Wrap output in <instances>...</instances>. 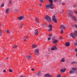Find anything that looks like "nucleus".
Instances as JSON below:
<instances>
[{
    "label": "nucleus",
    "instance_id": "1",
    "mask_svg": "<svg viewBox=\"0 0 77 77\" xmlns=\"http://www.w3.org/2000/svg\"><path fill=\"white\" fill-rule=\"evenodd\" d=\"M53 6V4H48L45 5V8L46 9H49L50 8L53 9H54V7H52Z\"/></svg>",
    "mask_w": 77,
    "mask_h": 77
},
{
    "label": "nucleus",
    "instance_id": "2",
    "mask_svg": "<svg viewBox=\"0 0 77 77\" xmlns=\"http://www.w3.org/2000/svg\"><path fill=\"white\" fill-rule=\"evenodd\" d=\"M74 34H73L71 33L70 34V36H72L73 38H75V36H77V31H75L74 32Z\"/></svg>",
    "mask_w": 77,
    "mask_h": 77
},
{
    "label": "nucleus",
    "instance_id": "3",
    "mask_svg": "<svg viewBox=\"0 0 77 77\" xmlns=\"http://www.w3.org/2000/svg\"><path fill=\"white\" fill-rule=\"evenodd\" d=\"M45 19L48 22H51V17H50L49 16H46L45 17Z\"/></svg>",
    "mask_w": 77,
    "mask_h": 77
},
{
    "label": "nucleus",
    "instance_id": "4",
    "mask_svg": "<svg viewBox=\"0 0 77 77\" xmlns=\"http://www.w3.org/2000/svg\"><path fill=\"white\" fill-rule=\"evenodd\" d=\"M52 20L54 23L57 22V20L56 19V17H55V16L54 15L52 17Z\"/></svg>",
    "mask_w": 77,
    "mask_h": 77
},
{
    "label": "nucleus",
    "instance_id": "5",
    "mask_svg": "<svg viewBox=\"0 0 77 77\" xmlns=\"http://www.w3.org/2000/svg\"><path fill=\"white\" fill-rule=\"evenodd\" d=\"M51 50L52 51L53 50H57V45L54 46L53 47L51 48Z\"/></svg>",
    "mask_w": 77,
    "mask_h": 77
},
{
    "label": "nucleus",
    "instance_id": "6",
    "mask_svg": "<svg viewBox=\"0 0 77 77\" xmlns=\"http://www.w3.org/2000/svg\"><path fill=\"white\" fill-rule=\"evenodd\" d=\"M52 42L53 44H57L58 42V40L55 39H52Z\"/></svg>",
    "mask_w": 77,
    "mask_h": 77
},
{
    "label": "nucleus",
    "instance_id": "7",
    "mask_svg": "<svg viewBox=\"0 0 77 77\" xmlns=\"http://www.w3.org/2000/svg\"><path fill=\"white\" fill-rule=\"evenodd\" d=\"M48 27L49 29H48V31H49V32L50 31H51L52 30V27H53V26H52V25L50 24L49 25Z\"/></svg>",
    "mask_w": 77,
    "mask_h": 77
},
{
    "label": "nucleus",
    "instance_id": "8",
    "mask_svg": "<svg viewBox=\"0 0 77 77\" xmlns=\"http://www.w3.org/2000/svg\"><path fill=\"white\" fill-rule=\"evenodd\" d=\"M71 19L72 20H73L75 21V22H77V18H76V17H71Z\"/></svg>",
    "mask_w": 77,
    "mask_h": 77
},
{
    "label": "nucleus",
    "instance_id": "9",
    "mask_svg": "<svg viewBox=\"0 0 77 77\" xmlns=\"http://www.w3.org/2000/svg\"><path fill=\"white\" fill-rule=\"evenodd\" d=\"M39 50L38 49H35L34 51L35 53L36 54H38V53H39Z\"/></svg>",
    "mask_w": 77,
    "mask_h": 77
},
{
    "label": "nucleus",
    "instance_id": "10",
    "mask_svg": "<svg viewBox=\"0 0 77 77\" xmlns=\"http://www.w3.org/2000/svg\"><path fill=\"white\" fill-rule=\"evenodd\" d=\"M34 34L36 35H38L39 34V32H38V29H36L35 30V31L34 32Z\"/></svg>",
    "mask_w": 77,
    "mask_h": 77
},
{
    "label": "nucleus",
    "instance_id": "11",
    "mask_svg": "<svg viewBox=\"0 0 77 77\" xmlns=\"http://www.w3.org/2000/svg\"><path fill=\"white\" fill-rule=\"evenodd\" d=\"M70 12H71V11H69L68 13H66L67 14V15H68L69 17H72V14H71L69 13Z\"/></svg>",
    "mask_w": 77,
    "mask_h": 77
},
{
    "label": "nucleus",
    "instance_id": "12",
    "mask_svg": "<svg viewBox=\"0 0 77 77\" xmlns=\"http://www.w3.org/2000/svg\"><path fill=\"white\" fill-rule=\"evenodd\" d=\"M66 70V68H64L61 69L60 72H65Z\"/></svg>",
    "mask_w": 77,
    "mask_h": 77
},
{
    "label": "nucleus",
    "instance_id": "13",
    "mask_svg": "<svg viewBox=\"0 0 77 77\" xmlns=\"http://www.w3.org/2000/svg\"><path fill=\"white\" fill-rule=\"evenodd\" d=\"M52 76V75H50L49 74H45V75H44L45 77H51Z\"/></svg>",
    "mask_w": 77,
    "mask_h": 77
},
{
    "label": "nucleus",
    "instance_id": "14",
    "mask_svg": "<svg viewBox=\"0 0 77 77\" xmlns=\"http://www.w3.org/2000/svg\"><path fill=\"white\" fill-rule=\"evenodd\" d=\"M18 20H21L22 19H23V20H24V17L20 16V17L18 18Z\"/></svg>",
    "mask_w": 77,
    "mask_h": 77
},
{
    "label": "nucleus",
    "instance_id": "15",
    "mask_svg": "<svg viewBox=\"0 0 77 77\" xmlns=\"http://www.w3.org/2000/svg\"><path fill=\"white\" fill-rule=\"evenodd\" d=\"M65 45L66 47H69L70 45V43L69 42H67L65 44Z\"/></svg>",
    "mask_w": 77,
    "mask_h": 77
},
{
    "label": "nucleus",
    "instance_id": "16",
    "mask_svg": "<svg viewBox=\"0 0 77 77\" xmlns=\"http://www.w3.org/2000/svg\"><path fill=\"white\" fill-rule=\"evenodd\" d=\"M62 62H65V59L64 58H62L61 60Z\"/></svg>",
    "mask_w": 77,
    "mask_h": 77
},
{
    "label": "nucleus",
    "instance_id": "17",
    "mask_svg": "<svg viewBox=\"0 0 77 77\" xmlns=\"http://www.w3.org/2000/svg\"><path fill=\"white\" fill-rule=\"evenodd\" d=\"M60 28L61 29H64V30L65 29V27L63 25H62Z\"/></svg>",
    "mask_w": 77,
    "mask_h": 77
},
{
    "label": "nucleus",
    "instance_id": "18",
    "mask_svg": "<svg viewBox=\"0 0 77 77\" xmlns=\"http://www.w3.org/2000/svg\"><path fill=\"white\" fill-rule=\"evenodd\" d=\"M37 75L38 76H41V72H38L37 73Z\"/></svg>",
    "mask_w": 77,
    "mask_h": 77
},
{
    "label": "nucleus",
    "instance_id": "19",
    "mask_svg": "<svg viewBox=\"0 0 77 77\" xmlns=\"http://www.w3.org/2000/svg\"><path fill=\"white\" fill-rule=\"evenodd\" d=\"M9 8H8L6 9L5 13L6 14H8L9 12Z\"/></svg>",
    "mask_w": 77,
    "mask_h": 77
},
{
    "label": "nucleus",
    "instance_id": "20",
    "mask_svg": "<svg viewBox=\"0 0 77 77\" xmlns=\"http://www.w3.org/2000/svg\"><path fill=\"white\" fill-rule=\"evenodd\" d=\"M74 72H75V71L72 70H70V74H73V73H74Z\"/></svg>",
    "mask_w": 77,
    "mask_h": 77
},
{
    "label": "nucleus",
    "instance_id": "21",
    "mask_svg": "<svg viewBox=\"0 0 77 77\" xmlns=\"http://www.w3.org/2000/svg\"><path fill=\"white\" fill-rule=\"evenodd\" d=\"M26 57L27 59H31V58H32L31 56H29V55H28V56H26Z\"/></svg>",
    "mask_w": 77,
    "mask_h": 77
},
{
    "label": "nucleus",
    "instance_id": "22",
    "mask_svg": "<svg viewBox=\"0 0 77 77\" xmlns=\"http://www.w3.org/2000/svg\"><path fill=\"white\" fill-rule=\"evenodd\" d=\"M32 48H36V47H37V45H32Z\"/></svg>",
    "mask_w": 77,
    "mask_h": 77
},
{
    "label": "nucleus",
    "instance_id": "23",
    "mask_svg": "<svg viewBox=\"0 0 77 77\" xmlns=\"http://www.w3.org/2000/svg\"><path fill=\"white\" fill-rule=\"evenodd\" d=\"M35 20L36 21H37L38 23H39V20H38V19L36 18V19H35Z\"/></svg>",
    "mask_w": 77,
    "mask_h": 77
},
{
    "label": "nucleus",
    "instance_id": "24",
    "mask_svg": "<svg viewBox=\"0 0 77 77\" xmlns=\"http://www.w3.org/2000/svg\"><path fill=\"white\" fill-rule=\"evenodd\" d=\"M49 1L51 4H53V0H49Z\"/></svg>",
    "mask_w": 77,
    "mask_h": 77
},
{
    "label": "nucleus",
    "instance_id": "25",
    "mask_svg": "<svg viewBox=\"0 0 77 77\" xmlns=\"http://www.w3.org/2000/svg\"><path fill=\"white\" fill-rule=\"evenodd\" d=\"M18 12V9H15L14 11V12Z\"/></svg>",
    "mask_w": 77,
    "mask_h": 77
},
{
    "label": "nucleus",
    "instance_id": "26",
    "mask_svg": "<svg viewBox=\"0 0 77 77\" xmlns=\"http://www.w3.org/2000/svg\"><path fill=\"white\" fill-rule=\"evenodd\" d=\"M9 3H10V4H12V0H9Z\"/></svg>",
    "mask_w": 77,
    "mask_h": 77
},
{
    "label": "nucleus",
    "instance_id": "27",
    "mask_svg": "<svg viewBox=\"0 0 77 77\" xmlns=\"http://www.w3.org/2000/svg\"><path fill=\"white\" fill-rule=\"evenodd\" d=\"M72 70H77V68H72Z\"/></svg>",
    "mask_w": 77,
    "mask_h": 77
},
{
    "label": "nucleus",
    "instance_id": "28",
    "mask_svg": "<svg viewBox=\"0 0 77 77\" xmlns=\"http://www.w3.org/2000/svg\"><path fill=\"white\" fill-rule=\"evenodd\" d=\"M1 7H4L5 6V5H4V3H2L1 5Z\"/></svg>",
    "mask_w": 77,
    "mask_h": 77
},
{
    "label": "nucleus",
    "instance_id": "29",
    "mask_svg": "<svg viewBox=\"0 0 77 77\" xmlns=\"http://www.w3.org/2000/svg\"><path fill=\"white\" fill-rule=\"evenodd\" d=\"M61 77V75L60 74H58L57 76V77Z\"/></svg>",
    "mask_w": 77,
    "mask_h": 77
},
{
    "label": "nucleus",
    "instance_id": "30",
    "mask_svg": "<svg viewBox=\"0 0 77 77\" xmlns=\"http://www.w3.org/2000/svg\"><path fill=\"white\" fill-rule=\"evenodd\" d=\"M9 72H12V70L10 69H9Z\"/></svg>",
    "mask_w": 77,
    "mask_h": 77
},
{
    "label": "nucleus",
    "instance_id": "31",
    "mask_svg": "<svg viewBox=\"0 0 77 77\" xmlns=\"http://www.w3.org/2000/svg\"><path fill=\"white\" fill-rule=\"evenodd\" d=\"M63 30H61L60 32V33L62 34V33H63Z\"/></svg>",
    "mask_w": 77,
    "mask_h": 77
},
{
    "label": "nucleus",
    "instance_id": "32",
    "mask_svg": "<svg viewBox=\"0 0 77 77\" xmlns=\"http://www.w3.org/2000/svg\"><path fill=\"white\" fill-rule=\"evenodd\" d=\"M63 10H62V11H60V14H62V13H63Z\"/></svg>",
    "mask_w": 77,
    "mask_h": 77
},
{
    "label": "nucleus",
    "instance_id": "33",
    "mask_svg": "<svg viewBox=\"0 0 77 77\" xmlns=\"http://www.w3.org/2000/svg\"><path fill=\"white\" fill-rule=\"evenodd\" d=\"M49 38H51V37H52V35L51 34H50L49 35Z\"/></svg>",
    "mask_w": 77,
    "mask_h": 77
},
{
    "label": "nucleus",
    "instance_id": "34",
    "mask_svg": "<svg viewBox=\"0 0 77 77\" xmlns=\"http://www.w3.org/2000/svg\"><path fill=\"white\" fill-rule=\"evenodd\" d=\"M20 25L21 27H23V23H21L20 24Z\"/></svg>",
    "mask_w": 77,
    "mask_h": 77
},
{
    "label": "nucleus",
    "instance_id": "35",
    "mask_svg": "<svg viewBox=\"0 0 77 77\" xmlns=\"http://www.w3.org/2000/svg\"><path fill=\"white\" fill-rule=\"evenodd\" d=\"M6 32L8 33H10V32L9 31V30H7Z\"/></svg>",
    "mask_w": 77,
    "mask_h": 77
},
{
    "label": "nucleus",
    "instance_id": "36",
    "mask_svg": "<svg viewBox=\"0 0 77 77\" xmlns=\"http://www.w3.org/2000/svg\"><path fill=\"white\" fill-rule=\"evenodd\" d=\"M6 69H4L3 70V72H4V73L6 72Z\"/></svg>",
    "mask_w": 77,
    "mask_h": 77
},
{
    "label": "nucleus",
    "instance_id": "37",
    "mask_svg": "<svg viewBox=\"0 0 77 77\" xmlns=\"http://www.w3.org/2000/svg\"><path fill=\"white\" fill-rule=\"evenodd\" d=\"M40 1L42 2H45V1H44L43 0H40Z\"/></svg>",
    "mask_w": 77,
    "mask_h": 77
},
{
    "label": "nucleus",
    "instance_id": "38",
    "mask_svg": "<svg viewBox=\"0 0 77 77\" xmlns=\"http://www.w3.org/2000/svg\"><path fill=\"white\" fill-rule=\"evenodd\" d=\"M59 38L60 39H62V36H60Z\"/></svg>",
    "mask_w": 77,
    "mask_h": 77
},
{
    "label": "nucleus",
    "instance_id": "39",
    "mask_svg": "<svg viewBox=\"0 0 77 77\" xmlns=\"http://www.w3.org/2000/svg\"><path fill=\"white\" fill-rule=\"evenodd\" d=\"M58 1V0H54V2H57Z\"/></svg>",
    "mask_w": 77,
    "mask_h": 77
},
{
    "label": "nucleus",
    "instance_id": "40",
    "mask_svg": "<svg viewBox=\"0 0 77 77\" xmlns=\"http://www.w3.org/2000/svg\"><path fill=\"white\" fill-rule=\"evenodd\" d=\"M74 45L75 46H76V45H77V43H75L74 44Z\"/></svg>",
    "mask_w": 77,
    "mask_h": 77
},
{
    "label": "nucleus",
    "instance_id": "41",
    "mask_svg": "<svg viewBox=\"0 0 77 77\" xmlns=\"http://www.w3.org/2000/svg\"><path fill=\"white\" fill-rule=\"evenodd\" d=\"M2 34V31L0 30V36H1Z\"/></svg>",
    "mask_w": 77,
    "mask_h": 77
},
{
    "label": "nucleus",
    "instance_id": "42",
    "mask_svg": "<svg viewBox=\"0 0 77 77\" xmlns=\"http://www.w3.org/2000/svg\"><path fill=\"white\" fill-rule=\"evenodd\" d=\"M51 39V38L50 37H49L48 38V41H50V40Z\"/></svg>",
    "mask_w": 77,
    "mask_h": 77
},
{
    "label": "nucleus",
    "instance_id": "43",
    "mask_svg": "<svg viewBox=\"0 0 77 77\" xmlns=\"http://www.w3.org/2000/svg\"><path fill=\"white\" fill-rule=\"evenodd\" d=\"M75 52H77V48L75 49Z\"/></svg>",
    "mask_w": 77,
    "mask_h": 77
},
{
    "label": "nucleus",
    "instance_id": "44",
    "mask_svg": "<svg viewBox=\"0 0 77 77\" xmlns=\"http://www.w3.org/2000/svg\"><path fill=\"white\" fill-rule=\"evenodd\" d=\"M75 13L77 15V11H74Z\"/></svg>",
    "mask_w": 77,
    "mask_h": 77
},
{
    "label": "nucleus",
    "instance_id": "45",
    "mask_svg": "<svg viewBox=\"0 0 77 77\" xmlns=\"http://www.w3.org/2000/svg\"><path fill=\"white\" fill-rule=\"evenodd\" d=\"M17 47V46L15 45V46H14V48H16Z\"/></svg>",
    "mask_w": 77,
    "mask_h": 77
},
{
    "label": "nucleus",
    "instance_id": "46",
    "mask_svg": "<svg viewBox=\"0 0 77 77\" xmlns=\"http://www.w3.org/2000/svg\"><path fill=\"white\" fill-rule=\"evenodd\" d=\"M61 4L62 5H65V3L64 2H62V3Z\"/></svg>",
    "mask_w": 77,
    "mask_h": 77
},
{
    "label": "nucleus",
    "instance_id": "47",
    "mask_svg": "<svg viewBox=\"0 0 77 77\" xmlns=\"http://www.w3.org/2000/svg\"><path fill=\"white\" fill-rule=\"evenodd\" d=\"M38 6H42V4H38Z\"/></svg>",
    "mask_w": 77,
    "mask_h": 77
},
{
    "label": "nucleus",
    "instance_id": "48",
    "mask_svg": "<svg viewBox=\"0 0 77 77\" xmlns=\"http://www.w3.org/2000/svg\"><path fill=\"white\" fill-rule=\"evenodd\" d=\"M24 41L26 42V41H27V39H26V38H24Z\"/></svg>",
    "mask_w": 77,
    "mask_h": 77
},
{
    "label": "nucleus",
    "instance_id": "49",
    "mask_svg": "<svg viewBox=\"0 0 77 77\" xmlns=\"http://www.w3.org/2000/svg\"><path fill=\"white\" fill-rule=\"evenodd\" d=\"M31 70H32V71H34V69H31Z\"/></svg>",
    "mask_w": 77,
    "mask_h": 77
},
{
    "label": "nucleus",
    "instance_id": "50",
    "mask_svg": "<svg viewBox=\"0 0 77 77\" xmlns=\"http://www.w3.org/2000/svg\"><path fill=\"white\" fill-rule=\"evenodd\" d=\"M8 57H7L5 58V59H8Z\"/></svg>",
    "mask_w": 77,
    "mask_h": 77
},
{
    "label": "nucleus",
    "instance_id": "51",
    "mask_svg": "<svg viewBox=\"0 0 77 77\" xmlns=\"http://www.w3.org/2000/svg\"><path fill=\"white\" fill-rule=\"evenodd\" d=\"M74 6V7H76V5H74V6Z\"/></svg>",
    "mask_w": 77,
    "mask_h": 77
},
{
    "label": "nucleus",
    "instance_id": "52",
    "mask_svg": "<svg viewBox=\"0 0 77 77\" xmlns=\"http://www.w3.org/2000/svg\"><path fill=\"white\" fill-rule=\"evenodd\" d=\"M43 27H45V25L43 24Z\"/></svg>",
    "mask_w": 77,
    "mask_h": 77
},
{
    "label": "nucleus",
    "instance_id": "53",
    "mask_svg": "<svg viewBox=\"0 0 77 77\" xmlns=\"http://www.w3.org/2000/svg\"><path fill=\"white\" fill-rule=\"evenodd\" d=\"M74 63V62H73L72 63Z\"/></svg>",
    "mask_w": 77,
    "mask_h": 77
},
{
    "label": "nucleus",
    "instance_id": "54",
    "mask_svg": "<svg viewBox=\"0 0 77 77\" xmlns=\"http://www.w3.org/2000/svg\"><path fill=\"white\" fill-rule=\"evenodd\" d=\"M25 38H26V39H27V37H25Z\"/></svg>",
    "mask_w": 77,
    "mask_h": 77
},
{
    "label": "nucleus",
    "instance_id": "55",
    "mask_svg": "<svg viewBox=\"0 0 77 77\" xmlns=\"http://www.w3.org/2000/svg\"><path fill=\"white\" fill-rule=\"evenodd\" d=\"M30 11H32V9H30Z\"/></svg>",
    "mask_w": 77,
    "mask_h": 77
},
{
    "label": "nucleus",
    "instance_id": "56",
    "mask_svg": "<svg viewBox=\"0 0 77 77\" xmlns=\"http://www.w3.org/2000/svg\"><path fill=\"white\" fill-rule=\"evenodd\" d=\"M76 74H77V72H76Z\"/></svg>",
    "mask_w": 77,
    "mask_h": 77
}]
</instances>
